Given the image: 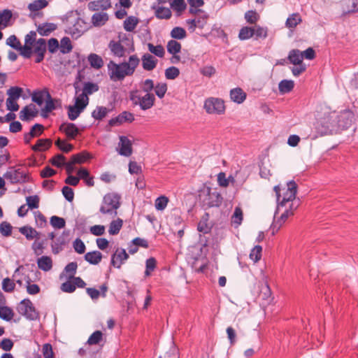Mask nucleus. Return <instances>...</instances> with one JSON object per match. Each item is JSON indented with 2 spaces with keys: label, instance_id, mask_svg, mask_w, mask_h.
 Returning a JSON list of instances; mask_svg holds the SVG:
<instances>
[{
  "label": "nucleus",
  "instance_id": "nucleus-1",
  "mask_svg": "<svg viewBox=\"0 0 358 358\" xmlns=\"http://www.w3.org/2000/svg\"><path fill=\"white\" fill-rule=\"evenodd\" d=\"M140 60L137 55H133L129 57V61L116 64L110 61L108 64V71L110 78L113 81H121L127 76L134 74Z\"/></svg>",
  "mask_w": 358,
  "mask_h": 358
},
{
  "label": "nucleus",
  "instance_id": "nucleus-2",
  "mask_svg": "<svg viewBox=\"0 0 358 358\" xmlns=\"http://www.w3.org/2000/svg\"><path fill=\"white\" fill-rule=\"evenodd\" d=\"M117 38V41H110L108 45L114 57H123L135 50L133 38L129 35L120 33Z\"/></svg>",
  "mask_w": 358,
  "mask_h": 358
},
{
  "label": "nucleus",
  "instance_id": "nucleus-3",
  "mask_svg": "<svg viewBox=\"0 0 358 358\" xmlns=\"http://www.w3.org/2000/svg\"><path fill=\"white\" fill-rule=\"evenodd\" d=\"M273 190L275 192L278 203L277 210L275 213L276 214L280 207L285 206L287 202L292 201L295 199L297 192V185L294 180L288 182L287 189L284 193L282 200H280L281 195L280 186H275Z\"/></svg>",
  "mask_w": 358,
  "mask_h": 358
},
{
  "label": "nucleus",
  "instance_id": "nucleus-4",
  "mask_svg": "<svg viewBox=\"0 0 358 358\" xmlns=\"http://www.w3.org/2000/svg\"><path fill=\"white\" fill-rule=\"evenodd\" d=\"M137 90H131L129 92V99L134 106H139L141 109L146 110L151 108L155 102L154 94H145L144 96H140Z\"/></svg>",
  "mask_w": 358,
  "mask_h": 358
},
{
  "label": "nucleus",
  "instance_id": "nucleus-5",
  "mask_svg": "<svg viewBox=\"0 0 358 358\" xmlns=\"http://www.w3.org/2000/svg\"><path fill=\"white\" fill-rule=\"evenodd\" d=\"M199 199L207 208L220 207L223 201L222 195L218 192H211L210 187H207L199 194Z\"/></svg>",
  "mask_w": 358,
  "mask_h": 358
},
{
  "label": "nucleus",
  "instance_id": "nucleus-6",
  "mask_svg": "<svg viewBox=\"0 0 358 358\" xmlns=\"http://www.w3.org/2000/svg\"><path fill=\"white\" fill-rule=\"evenodd\" d=\"M120 196L115 193H108L103 199V204L100 207V212L102 214H111L113 210L115 215L117 214L116 210L120 206Z\"/></svg>",
  "mask_w": 358,
  "mask_h": 358
},
{
  "label": "nucleus",
  "instance_id": "nucleus-7",
  "mask_svg": "<svg viewBox=\"0 0 358 358\" xmlns=\"http://www.w3.org/2000/svg\"><path fill=\"white\" fill-rule=\"evenodd\" d=\"M17 312L27 320H36L38 315L32 302L29 299H23L17 307Z\"/></svg>",
  "mask_w": 358,
  "mask_h": 358
},
{
  "label": "nucleus",
  "instance_id": "nucleus-8",
  "mask_svg": "<svg viewBox=\"0 0 358 358\" xmlns=\"http://www.w3.org/2000/svg\"><path fill=\"white\" fill-rule=\"evenodd\" d=\"M204 108L209 114H222L225 110L224 101L219 98L210 97L204 102Z\"/></svg>",
  "mask_w": 358,
  "mask_h": 358
},
{
  "label": "nucleus",
  "instance_id": "nucleus-9",
  "mask_svg": "<svg viewBox=\"0 0 358 358\" xmlns=\"http://www.w3.org/2000/svg\"><path fill=\"white\" fill-rule=\"evenodd\" d=\"M10 171L3 174V178L8 180L12 184L24 183L29 180V176L27 173L20 169H14L13 167L9 168Z\"/></svg>",
  "mask_w": 358,
  "mask_h": 358
},
{
  "label": "nucleus",
  "instance_id": "nucleus-10",
  "mask_svg": "<svg viewBox=\"0 0 358 358\" xmlns=\"http://www.w3.org/2000/svg\"><path fill=\"white\" fill-rule=\"evenodd\" d=\"M46 50L47 43L45 39L43 38L38 39L36 44L33 45V53L36 55V63H41L44 59Z\"/></svg>",
  "mask_w": 358,
  "mask_h": 358
},
{
  "label": "nucleus",
  "instance_id": "nucleus-11",
  "mask_svg": "<svg viewBox=\"0 0 358 358\" xmlns=\"http://www.w3.org/2000/svg\"><path fill=\"white\" fill-rule=\"evenodd\" d=\"M129 258V255L123 248H117L111 256L110 264L117 268H120L124 261Z\"/></svg>",
  "mask_w": 358,
  "mask_h": 358
},
{
  "label": "nucleus",
  "instance_id": "nucleus-12",
  "mask_svg": "<svg viewBox=\"0 0 358 358\" xmlns=\"http://www.w3.org/2000/svg\"><path fill=\"white\" fill-rule=\"evenodd\" d=\"M38 114L36 106L33 103H30L24 106L19 113V117L22 121L29 122L34 117H36Z\"/></svg>",
  "mask_w": 358,
  "mask_h": 358
},
{
  "label": "nucleus",
  "instance_id": "nucleus-13",
  "mask_svg": "<svg viewBox=\"0 0 358 358\" xmlns=\"http://www.w3.org/2000/svg\"><path fill=\"white\" fill-rule=\"evenodd\" d=\"M134 120V116L133 113L128 111H123L119 114L117 117L111 118L108 124L110 127L119 126L124 122H132Z\"/></svg>",
  "mask_w": 358,
  "mask_h": 358
},
{
  "label": "nucleus",
  "instance_id": "nucleus-14",
  "mask_svg": "<svg viewBox=\"0 0 358 358\" xmlns=\"http://www.w3.org/2000/svg\"><path fill=\"white\" fill-rule=\"evenodd\" d=\"M70 231L65 230L62 234L56 239L54 243L51 245L52 250L54 254H58L63 250L64 246L69 242V236Z\"/></svg>",
  "mask_w": 358,
  "mask_h": 358
},
{
  "label": "nucleus",
  "instance_id": "nucleus-15",
  "mask_svg": "<svg viewBox=\"0 0 358 358\" xmlns=\"http://www.w3.org/2000/svg\"><path fill=\"white\" fill-rule=\"evenodd\" d=\"M119 147L120 149L117 150V151L120 155L124 157H129L131 155L133 152L132 143L127 136H120Z\"/></svg>",
  "mask_w": 358,
  "mask_h": 358
},
{
  "label": "nucleus",
  "instance_id": "nucleus-16",
  "mask_svg": "<svg viewBox=\"0 0 358 358\" xmlns=\"http://www.w3.org/2000/svg\"><path fill=\"white\" fill-rule=\"evenodd\" d=\"M59 130L64 132L69 139H75L79 134V129L77 126L71 122L62 123L59 126Z\"/></svg>",
  "mask_w": 358,
  "mask_h": 358
},
{
  "label": "nucleus",
  "instance_id": "nucleus-17",
  "mask_svg": "<svg viewBox=\"0 0 358 358\" xmlns=\"http://www.w3.org/2000/svg\"><path fill=\"white\" fill-rule=\"evenodd\" d=\"M354 113L351 110H344L338 117L339 126L344 129L349 128L354 120Z\"/></svg>",
  "mask_w": 358,
  "mask_h": 358
},
{
  "label": "nucleus",
  "instance_id": "nucleus-18",
  "mask_svg": "<svg viewBox=\"0 0 358 358\" xmlns=\"http://www.w3.org/2000/svg\"><path fill=\"white\" fill-rule=\"evenodd\" d=\"M87 7L91 11L105 10L111 7V2L110 0L92 1L88 3Z\"/></svg>",
  "mask_w": 358,
  "mask_h": 358
},
{
  "label": "nucleus",
  "instance_id": "nucleus-19",
  "mask_svg": "<svg viewBox=\"0 0 358 358\" xmlns=\"http://www.w3.org/2000/svg\"><path fill=\"white\" fill-rule=\"evenodd\" d=\"M61 101L59 99H52L49 92H46L45 106L42 108L43 112L50 113L58 107H61Z\"/></svg>",
  "mask_w": 358,
  "mask_h": 358
},
{
  "label": "nucleus",
  "instance_id": "nucleus-20",
  "mask_svg": "<svg viewBox=\"0 0 358 358\" xmlns=\"http://www.w3.org/2000/svg\"><path fill=\"white\" fill-rule=\"evenodd\" d=\"M141 60L143 69L148 71L153 70L157 64V59L148 53L144 54Z\"/></svg>",
  "mask_w": 358,
  "mask_h": 358
},
{
  "label": "nucleus",
  "instance_id": "nucleus-21",
  "mask_svg": "<svg viewBox=\"0 0 358 358\" xmlns=\"http://www.w3.org/2000/svg\"><path fill=\"white\" fill-rule=\"evenodd\" d=\"M209 220V214L206 213L200 220L197 225V230L203 233V234H206L210 232L212 226L208 223Z\"/></svg>",
  "mask_w": 358,
  "mask_h": 358
},
{
  "label": "nucleus",
  "instance_id": "nucleus-22",
  "mask_svg": "<svg viewBox=\"0 0 358 358\" xmlns=\"http://www.w3.org/2000/svg\"><path fill=\"white\" fill-rule=\"evenodd\" d=\"M52 140L50 138L38 139L36 143L31 146V150L34 152H42L48 150L52 145Z\"/></svg>",
  "mask_w": 358,
  "mask_h": 358
},
{
  "label": "nucleus",
  "instance_id": "nucleus-23",
  "mask_svg": "<svg viewBox=\"0 0 358 358\" xmlns=\"http://www.w3.org/2000/svg\"><path fill=\"white\" fill-rule=\"evenodd\" d=\"M231 99L237 103H241L246 99V94L240 87H236L230 91Z\"/></svg>",
  "mask_w": 358,
  "mask_h": 358
},
{
  "label": "nucleus",
  "instance_id": "nucleus-24",
  "mask_svg": "<svg viewBox=\"0 0 358 358\" xmlns=\"http://www.w3.org/2000/svg\"><path fill=\"white\" fill-rule=\"evenodd\" d=\"M108 20L106 13H95L92 17V23L94 27H101Z\"/></svg>",
  "mask_w": 358,
  "mask_h": 358
},
{
  "label": "nucleus",
  "instance_id": "nucleus-25",
  "mask_svg": "<svg viewBox=\"0 0 358 358\" xmlns=\"http://www.w3.org/2000/svg\"><path fill=\"white\" fill-rule=\"evenodd\" d=\"M57 28V27L55 24L46 22L39 24L37 27V31L40 35L45 36L56 30Z\"/></svg>",
  "mask_w": 358,
  "mask_h": 358
},
{
  "label": "nucleus",
  "instance_id": "nucleus-26",
  "mask_svg": "<svg viewBox=\"0 0 358 358\" xmlns=\"http://www.w3.org/2000/svg\"><path fill=\"white\" fill-rule=\"evenodd\" d=\"M289 62L294 65H298L303 63V55L301 51L298 49L292 50L287 57Z\"/></svg>",
  "mask_w": 358,
  "mask_h": 358
},
{
  "label": "nucleus",
  "instance_id": "nucleus-27",
  "mask_svg": "<svg viewBox=\"0 0 358 358\" xmlns=\"http://www.w3.org/2000/svg\"><path fill=\"white\" fill-rule=\"evenodd\" d=\"M23 92L22 88L20 87H11L7 90L9 97L7 99L8 103H13V101L18 99Z\"/></svg>",
  "mask_w": 358,
  "mask_h": 358
},
{
  "label": "nucleus",
  "instance_id": "nucleus-28",
  "mask_svg": "<svg viewBox=\"0 0 358 358\" xmlns=\"http://www.w3.org/2000/svg\"><path fill=\"white\" fill-rule=\"evenodd\" d=\"M77 174L78 176L79 180H83L88 187H93L94 185L93 177L90 176V172L85 168H80L78 171Z\"/></svg>",
  "mask_w": 358,
  "mask_h": 358
},
{
  "label": "nucleus",
  "instance_id": "nucleus-29",
  "mask_svg": "<svg viewBox=\"0 0 358 358\" xmlns=\"http://www.w3.org/2000/svg\"><path fill=\"white\" fill-rule=\"evenodd\" d=\"M38 267L44 271L51 270L52 267V259L48 256H42L37 259Z\"/></svg>",
  "mask_w": 358,
  "mask_h": 358
},
{
  "label": "nucleus",
  "instance_id": "nucleus-30",
  "mask_svg": "<svg viewBox=\"0 0 358 358\" xmlns=\"http://www.w3.org/2000/svg\"><path fill=\"white\" fill-rule=\"evenodd\" d=\"M85 260L91 264H98L102 259V255L99 251L88 252L85 255Z\"/></svg>",
  "mask_w": 358,
  "mask_h": 358
},
{
  "label": "nucleus",
  "instance_id": "nucleus-31",
  "mask_svg": "<svg viewBox=\"0 0 358 358\" xmlns=\"http://www.w3.org/2000/svg\"><path fill=\"white\" fill-rule=\"evenodd\" d=\"M302 21L301 17L299 13H295L290 15L285 22V26L289 29L295 28Z\"/></svg>",
  "mask_w": 358,
  "mask_h": 358
},
{
  "label": "nucleus",
  "instance_id": "nucleus-32",
  "mask_svg": "<svg viewBox=\"0 0 358 358\" xmlns=\"http://www.w3.org/2000/svg\"><path fill=\"white\" fill-rule=\"evenodd\" d=\"M87 59L91 66L94 69H99L103 66L102 58L95 53L90 54Z\"/></svg>",
  "mask_w": 358,
  "mask_h": 358
},
{
  "label": "nucleus",
  "instance_id": "nucleus-33",
  "mask_svg": "<svg viewBox=\"0 0 358 358\" xmlns=\"http://www.w3.org/2000/svg\"><path fill=\"white\" fill-rule=\"evenodd\" d=\"M20 232L25 236L27 239L32 240L34 238H37L39 235V233L31 227H22L19 229Z\"/></svg>",
  "mask_w": 358,
  "mask_h": 358
},
{
  "label": "nucleus",
  "instance_id": "nucleus-34",
  "mask_svg": "<svg viewBox=\"0 0 358 358\" xmlns=\"http://www.w3.org/2000/svg\"><path fill=\"white\" fill-rule=\"evenodd\" d=\"M294 87V83L291 80H282L278 85V89L281 94L290 92Z\"/></svg>",
  "mask_w": 358,
  "mask_h": 358
},
{
  "label": "nucleus",
  "instance_id": "nucleus-35",
  "mask_svg": "<svg viewBox=\"0 0 358 358\" xmlns=\"http://www.w3.org/2000/svg\"><path fill=\"white\" fill-rule=\"evenodd\" d=\"M12 17V12L8 9H5L0 12V29H4L8 26V22Z\"/></svg>",
  "mask_w": 358,
  "mask_h": 358
},
{
  "label": "nucleus",
  "instance_id": "nucleus-36",
  "mask_svg": "<svg viewBox=\"0 0 358 358\" xmlns=\"http://www.w3.org/2000/svg\"><path fill=\"white\" fill-rule=\"evenodd\" d=\"M243 219V213L241 207L236 206L231 216V223L238 227L242 222Z\"/></svg>",
  "mask_w": 358,
  "mask_h": 358
},
{
  "label": "nucleus",
  "instance_id": "nucleus-37",
  "mask_svg": "<svg viewBox=\"0 0 358 358\" xmlns=\"http://www.w3.org/2000/svg\"><path fill=\"white\" fill-rule=\"evenodd\" d=\"M68 109V117L70 120H76L80 114L83 111V107H78V106H69L67 107Z\"/></svg>",
  "mask_w": 358,
  "mask_h": 358
},
{
  "label": "nucleus",
  "instance_id": "nucleus-38",
  "mask_svg": "<svg viewBox=\"0 0 358 358\" xmlns=\"http://www.w3.org/2000/svg\"><path fill=\"white\" fill-rule=\"evenodd\" d=\"M138 22L139 20L136 17L129 16L124 21V29L127 31H133Z\"/></svg>",
  "mask_w": 358,
  "mask_h": 358
},
{
  "label": "nucleus",
  "instance_id": "nucleus-39",
  "mask_svg": "<svg viewBox=\"0 0 358 358\" xmlns=\"http://www.w3.org/2000/svg\"><path fill=\"white\" fill-rule=\"evenodd\" d=\"M155 16L160 20H169L172 16L170 8L166 7H159L155 10Z\"/></svg>",
  "mask_w": 358,
  "mask_h": 358
},
{
  "label": "nucleus",
  "instance_id": "nucleus-40",
  "mask_svg": "<svg viewBox=\"0 0 358 358\" xmlns=\"http://www.w3.org/2000/svg\"><path fill=\"white\" fill-rule=\"evenodd\" d=\"M123 221L120 218H117L116 220H113L110 225L108 233L110 235H117L119 234L122 227Z\"/></svg>",
  "mask_w": 358,
  "mask_h": 358
},
{
  "label": "nucleus",
  "instance_id": "nucleus-41",
  "mask_svg": "<svg viewBox=\"0 0 358 358\" xmlns=\"http://www.w3.org/2000/svg\"><path fill=\"white\" fill-rule=\"evenodd\" d=\"M253 27H243L238 34V38L241 41L248 40L254 36Z\"/></svg>",
  "mask_w": 358,
  "mask_h": 358
},
{
  "label": "nucleus",
  "instance_id": "nucleus-42",
  "mask_svg": "<svg viewBox=\"0 0 358 358\" xmlns=\"http://www.w3.org/2000/svg\"><path fill=\"white\" fill-rule=\"evenodd\" d=\"M109 110L104 106H96V109L92 113V117L95 120H101L106 116Z\"/></svg>",
  "mask_w": 358,
  "mask_h": 358
},
{
  "label": "nucleus",
  "instance_id": "nucleus-43",
  "mask_svg": "<svg viewBox=\"0 0 358 358\" xmlns=\"http://www.w3.org/2000/svg\"><path fill=\"white\" fill-rule=\"evenodd\" d=\"M60 52L62 54H67L73 49V45L70 38L67 36L63 37L60 41Z\"/></svg>",
  "mask_w": 358,
  "mask_h": 358
},
{
  "label": "nucleus",
  "instance_id": "nucleus-44",
  "mask_svg": "<svg viewBox=\"0 0 358 358\" xmlns=\"http://www.w3.org/2000/svg\"><path fill=\"white\" fill-rule=\"evenodd\" d=\"M253 31L255 32L254 36L255 40L264 39L268 36V29L267 27H262L259 25H255L253 27Z\"/></svg>",
  "mask_w": 358,
  "mask_h": 358
},
{
  "label": "nucleus",
  "instance_id": "nucleus-45",
  "mask_svg": "<svg viewBox=\"0 0 358 358\" xmlns=\"http://www.w3.org/2000/svg\"><path fill=\"white\" fill-rule=\"evenodd\" d=\"M103 341V333L101 331L93 332L87 340V343L90 345H99Z\"/></svg>",
  "mask_w": 358,
  "mask_h": 358
},
{
  "label": "nucleus",
  "instance_id": "nucleus-46",
  "mask_svg": "<svg viewBox=\"0 0 358 358\" xmlns=\"http://www.w3.org/2000/svg\"><path fill=\"white\" fill-rule=\"evenodd\" d=\"M166 48L169 54L176 55L181 50V44L175 40H171L168 42Z\"/></svg>",
  "mask_w": 358,
  "mask_h": 358
},
{
  "label": "nucleus",
  "instance_id": "nucleus-47",
  "mask_svg": "<svg viewBox=\"0 0 358 358\" xmlns=\"http://www.w3.org/2000/svg\"><path fill=\"white\" fill-rule=\"evenodd\" d=\"M81 24H85L83 20L80 17L77 18L76 22L73 25L71 29V34L74 36L77 34L78 36L83 33L85 30V27H83Z\"/></svg>",
  "mask_w": 358,
  "mask_h": 358
},
{
  "label": "nucleus",
  "instance_id": "nucleus-48",
  "mask_svg": "<svg viewBox=\"0 0 358 358\" xmlns=\"http://www.w3.org/2000/svg\"><path fill=\"white\" fill-rule=\"evenodd\" d=\"M46 92H49L48 90L34 92L31 96L32 101L38 106H41L44 102L45 98L46 99Z\"/></svg>",
  "mask_w": 358,
  "mask_h": 358
},
{
  "label": "nucleus",
  "instance_id": "nucleus-49",
  "mask_svg": "<svg viewBox=\"0 0 358 358\" xmlns=\"http://www.w3.org/2000/svg\"><path fill=\"white\" fill-rule=\"evenodd\" d=\"M14 316L13 310L8 306L0 307V318L6 320L10 321Z\"/></svg>",
  "mask_w": 358,
  "mask_h": 358
},
{
  "label": "nucleus",
  "instance_id": "nucleus-50",
  "mask_svg": "<svg viewBox=\"0 0 358 358\" xmlns=\"http://www.w3.org/2000/svg\"><path fill=\"white\" fill-rule=\"evenodd\" d=\"M170 35L174 39L180 40L186 37L187 32L184 28L176 27L171 30Z\"/></svg>",
  "mask_w": 358,
  "mask_h": 358
},
{
  "label": "nucleus",
  "instance_id": "nucleus-51",
  "mask_svg": "<svg viewBox=\"0 0 358 358\" xmlns=\"http://www.w3.org/2000/svg\"><path fill=\"white\" fill-rule=\"evenodd\" d=\"M99 90V86L96 83L86 82L84 83L83 93L87 96Z\"/></svg>",
  "mask_w": 358,
  "mask_h": 358
},
{
  "label": "nucleus",
  "instance_id": "nucleus-52",
  "mask_svg": "<svg viewBox=\"0 0 358 358\" xmlns=\"http://www.w3.org/2000/svg\"><path fill=\"white\" fill-rule=\"evenodd\" d=\"M48 4L46 0H36L33 3H31L28 6V8L32 11H38L42 8H45Z\"/></svg>",
  "mask_w": 358,
  "mask_h": 358
},
{
  "label": "nucleus",
  "instance_id": "nucleus-53",
  "mask_svg": "<svg viewBox=\"0 0 358 358\" xmlns=\"http://www.w3.org/2000/svg\"><path fill=\"white\" fill-rule=\"evenodd\" d=\"M292 203L289 206V209H286L282 213V215H280V217H279V219L277 220V224L279 223L278 227H277V229L276 231H278L280 227H282V225L283 224V223L286 221V220L291 215H293V209H292Z\"/></svg>",
  "mask_w": 358,
  "mask_h": 358
},
{
  "label": "nucleus",
  "instance_id": "nucleus-54",
  "mask_svg": "<svg viewBox=\"0 0 358 358\" xmlns=\"http://www.w3.org/2000/svg\"><path fill=\"white\" fill-rule=\"evenodd\" d=\"M149 51L159 57H163L165 54L164 48L162 45H154L152 43L148 44Z\"/></svg>",
  "mask_w": 358,
  "mask_h": 358
},
{
  "label": "nucleus",
  "instance_id": "nucleus-55",
  "mask_svg": "<svg viewBox=\"0 0 358 358\" xmlns=\"http://www.w3.org/2000/svg\"><path fill=\"white\" fill-rule=\"evenodd\" d=\"M90 158V155L88 152H82L76 155H73L71 157V160L76 164H82L85 162L87 159Z\"/></svg>",
  "mask_w": 358,
  "mask_h": 358
},
{
  "label": "nucleus",
  "instance_id": "nucleus-56",
  "mask_svg": "<svg viewBox=\"0 0 358 358\" xmlns=\"http://www.w3.org/2000/svg\"><path fill=\"white\" fill-rule=\"evenodd\" d=\"M55 144L60 150L65 153L71 152L74 148L72 144L67 143L65 141H62L60 138H58Z\"/></svg>",
  "mask_w": 358,
  "mask_h": 358
},
{
  "label": "nucleus",
  "instance_id": "nucleus-57",
  "mask_svg": "<svg viewBox=\"0 0 358 358\" xmlns=\"http://www.w3.org/2000/svg\"><path fill=\"white\" fill-rule=\"evenodd\" d=\"M50 224L55 229H62L66 225L65 220L62 217L53 215L50 217Z\"/></svg>",
  "mask_w": 358,
  "mask_h": 358
},
{
  "label": "nucleus",
  "instance_id": "nucleus-58",
  "mask_svg": "<svg viewBox=\"0 0 358 358\" xmlns=\"http://www.w3.org/2000/svg\"><path fill=\"white\" fill-rule=\"evenodd\" d=\"M20 52V55L23 57L29 59L33 53V45L24 43V46L20 44V48L17 50Z\"/></svg>",
  "mask_w": 358,
  "mask_h": 358
},
{
  "label": "nucleus",
  "instance_id": "nucleus-59",
  "mask_svg": "<svg viewBox=\"0 0 358 358\" xmlns=\"http://www.w3.org/2000/svg\"><path fill=\"white\" fill-rule=\"evenodd\" d=\"M167 89V85L165 83H158L154 87L155 93L159 99L164 97Z\"/></svg>",
  "mask_w": 358,
  "mask_h": 358
},
{
  "label": "nucleus",
  "instance_id": "nucleus-60",
  "mask_svg": "<svg viewBox=\"0 0 358 358\" xmlns=\"http://www.w3.org/2000/svg\"><path fill=\"white\" fill-rule=\"evenodd\" d=\"M171 7L174 10L182 13L186 9L187 5L185 0H173L172 2H171Z\"/></svg>",
  "mask_w": 358,
  "mask_h": 358
},
{
  "label": "nucleus",
  "instance_id": "nucleus-61",
  "mask_svg": "<svg viewBox=\"0 0 358 358\" xmlns=\"http://www.w3.org/2000/svg\"><path fill=\"white\" fill-rule=\"evenodd\" d=\"M66 157L63 155L57 154L50 160V162L52 166L60 168L64 165Z\"/></svg>",
  "mask_w": 358,
  "mask_h": 358
},
{
  "label": "nucleus",
  "instance_id": "nucleus-62",
  "mask_svg": "<svg viewBox=\"0 0 358 358\" xmlns=\"http://www.w3.org/2000/svg\"><path fill=\"white\" fill-rule=\"evenodd\" d=\"M245 19L250 24H256L259 19V15L255 10H251L245 13Z\"/></svg>",
  "mask_w": 358,
  "mask_h": 358
},
{
  "label": "nucleus",
  "instance_id": "nucleus-63",
  "mask_svg": "<svg viewBox=\"0 0 358 358\" xmlns=\"http://www.w3.org/2000/svg\"><path fill=\"white\" fill-rule=\"evenodd\" d=\"M262 248L260 245H255L250 253V258L254 262H257L262 257Z\"/></svg>",
  "mask_w": 358,
  "mask_h": 358
},
{
  "label": "nucleus",
  "instance_id": "nucleus-64",
  "mask_svg": "<svg viewBox=\"0 0 358 358\" xmlns=\"http://www.w3.org/2000/svg\"><path fill=\"white\" fill-rule=\"evenodd\" d=\"M154 87V81L152 79H146L141 84V90L145 94H152L151 92Z\"/></svg>",
  "mask_w": 358,
  "mask_h": 358
}]
</instances>
